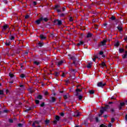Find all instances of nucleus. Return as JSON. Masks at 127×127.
Segmentation results:
<instances>
[{
    "mask_svg": "<svg viewBox=\"0 0 127 127\" xmlns=\"http://www.w3.org/2000/svg\"><path fill=\"white\" fill-rule=\"evenodd\" d=\"M120 105H121L122 107H125L126 106V103L125 102H121Z\"/></svg>",
    "mask_w": 127,
    "mask_h": 127,
    "instance_id": "e433bc0d",
    "label": "nucleus"
},
{
    "mask_svg": "<svg viewBox=\"0 0 127 127\" xmlns=\"http://www.w3.org/2000/svg\"><path fill=\"white\" fill-rule=\"evenodd\" d=\"M110 19H111V20H115L116 22H117V21H118V19H117V18H116V17L115 16H112L110 18Z\"/></svg>",
    "mask_w": 127,
    "mask_h": 127,
    "instance_id": "2eb2a0df",
    "label": "nucleus"
},
{
    "mask_svg": "<svg viewBox=\"0 0 127 127\" xmlns=\"http://www.w3.org/2000/svg\"><path fill=\"white\" fill-rule=\"evenodd\" d=\"M11 44V42H10V41L6 40L5 42V45H6V46H9V45H10Z\"/></svg>",
    "mask_w": 127,
    "mask_h": 127,
    "instance_id": "f8f14e48",
    "label": "nucleus"
},
{
    "mask_svg": "<svg viewBox=\"0 0 127 127\" xmlns=\"http://www.w3.org/2000/svg\"><path fill=\"white\" fill-rule=\"evenodd\" d=\"M111 111L112 112V113H114L115 112V109L114 108H112L111 109Z\"/></svg>",
    "mask_w": 127,
    "mask_h": 127,
    "instance_id": "052dcab7",
    "label": "nucleus"
},
{
    "mask_svg": "<svg viewBox=\"0 0 127 127\" xmlns=\"http://www.w3.org/2000/svg\"><path fill=\"white\" fill-rule=\"evenodd\" d=\"M110 109V105H106L105 107H102L100 109V114H99V117H101L105 112H107V110Z\"/></svg>",
    "mask_w": 127,
    "mask_h": 127,
    "instance_id": "f03ea898",
    "label": "nucleus"
},
{
    "mask_svg": "<svg viewBox=\"0 0 127 127\" xmlns=\"http://www.w3.org/2000/svg\"><path fill=\"white\" fill-rule=\"evenodd\" d=\"M81 92H82V89L76 88L75 89V92L74 93V95L76 97H78V96H79V93H81Z\"/></svg>",
    "mask_w": 127,
    "mask_h": 127,
    "instance_id": "39448f33",
    "label": "nucleus"
},
{
    "mask_svg": "<svg viewBox=\"0 0 127 127\" xmlns=\"http://www.w3.org/2000/svg\"><path fill=\"white\" fill-rule=\"evenodd\" d=\"M99 55H104V52H103V51H100V52H99Z\"/></svg>",
    "mask_w": 127,
    "mask_h": 127,
    "instance_id": "5fc2aeb1",
    "label": "nucleus"
},
{
    "mask_svg": "<svg viewBox=\"0 0 127 127\" xmlns=\"http://www.w3.org/2000/svg\"><path fill=\"white\" fill-rule=\"evenodd\" d=\"M80 116H81V113L76 112L74 115V117H80Z\"/></svg>",
    "mask_w": 127,
    "mask_h": 127,
    "instance_id": "a211bd4d",
    "label": "nucleus"
},
{
    "mask_svg": "<svg viewBox=\"0 0 127 127\" xmlns=\"http://www.w3.org/2000/svg\"><path fill=\"white\" fill-rule=\"evenodd\" d=\"M9 122L11 124H12V123H13V120L12 119H9Z\"/></svg>",
    "mask_w": 127,
    "mask_h": 127,
    "instance_id": "864d4df0",
    "label": "nucleus"
},
{
    "mask_svg": "<svg viewBox=\"0 0 127 127\" xmlns=\"http://www.w3.org/2000/svg\"><path fill=\"white\" fill-rule=\"evenodd\" d=\"M35 103H36V105H39V103H40V101L38 100H35Z\"/></svg>",
    "mask_w": 127,
    "mask_h": 127,
    "instance_id": "473e14b6",
    "label": "nucleus"
},
{
    "mask_svg": "<svg viewBox=\"0 0 127 127\" xmlns=\"http://www.w3.org/2000/svg\"><path fill=\"white\" fill-rule=\"evenodd\" d=\"M106 85V83H103L102 82H100L97 83L98 87H101V88H103V87H105Z\"/></svg>",
    "mask_w": 127,
    "mask_h": 127,
    "instance_id": "6e6552de",
    "label": "nucleus"
},
{
    "mask_svg": "<svg viewBox=\"0 0 127 127\" xmlns=\"http://www.w3.org/2000/svg\"><path fill=\"white\" fill-rule=\"evenodd\" d=\"M66 8H67V7H66V6L63 7L62 8L63 11H65V10H66Z\"/></svg>",
    "mask_w": 127,
    "mask_h": 127,
    "instance_id": "de8ad7c7",
    "label": "nucleus"
},
{
    "mask_svg": "<svg viewBox=\"0 0 127 127\" xmlns=\"http://www.w3.org/2000/svg\"><path fill=\"white\" fill-rule=\"evenodd\" d=\"M9 40H11V41H14V39H15V37L11 35V34L10 33V36H9Z\"/></svg>",
    "mask_w": 127,
    "mask_h": 127,
    "instance_id": "9b49d317",
    "label": "nucleus"
},
{
    "mask_svg": "<svg viewBox=\"0 0 127 127\" xmlns=\"http://www.w3.org/2000/svg\"><path fill=\"white\" fill-rule=\"evenodd\" d=\"M57 12H61V10L59 9H56Z\"/></svg>",
    "mask_w": 127,
    "mask_h": 127,
    "instance_id": "680f3d73",
    "label": "nucleus"
},
{
    "mask_svg": "<svg viewBox=\"0 0 127 127\" xmlns=\"http://www.w3.org/2000/svg\"><path fill=\"white\" fill-rule=\"evenodd\" d=\"M95 121H96V123H99V118L98 117H96Z\"/></svg>",
    "mask_w": 127,
    "mask_h": 127,
    "instance_id": "09e8293b",
    "label": "nucleus"
},
{
    "mask_svg": "<svg viewBox=\"0 0 127 127\" xmlns=\"http://www.w3.org/2000/svg\"><path fill=\"white\" fill-rule=\"evenodd\" d=\"M64 100H66V99H68V97L66 95H64Z\"/></svg>",
    "mask_w": 127,
    "mask_h": 127,
    "instance_id": "49530a36",
    "label": "nucleus"
},
{
    "mask_svg": "<svg viewBox=\"0 0 127 127\" xmlns=\"http://www.w3.org/2000/svg\"><path fill=\"white\" fill-rule=\"evenodd\" d=\"M64 82H65V83H66L67 84H68V83H69V80H65Z\"/></svg>",
    "mask_w": 127,
    "mask_h": 127,
    "instance_id": "69168bd1",
    "label": "nucleus"
},
{
    "mask_svg": "<svg viewBox=\"0 0 127 127\" xmlns=\"http://www.w3.org/2000/svg\"><path fill=\"white\" fill-rule=\"evenodd\" d=\"M123 52H125V49L122 48L119 49V53H123Z\"/></svg>",
    "mask_w": 127,
    "mask_h": 127,
    "instance_id": "393cba45",
    "label": "nucleus"
},
{
    "mask_svg": "<svg viewBox=\"0 0 127 127\" xmlns=\"http://www.w3.org/2000/svg\"><path fill=\"white\" fill-rule=\"evenodd\" d=\"M63 63H64V61H61L58 62L57 65L58 66H61V65H62Z\"/></svg>",
    "mask_w": 127,
    "mask_h": 127,
    "instance_id": "aec40b11",
    "label": "nucleus"
},
{
    "mask_svg": "<svg viewBox=\"0 0 127 127\" xmlns=\"http://www.w3.org/2000/svg\"><path fill=\"white\" fill-rule=\"evenodd\" d=\"M54 23H55V25L60 26V25H62V21L59 19H56L54 21Z\"/></svg>",
    "mask_w": 127,
    "mask_h": 127,
    "instance_id": "20e7f679",
    "label": "nucleus"
},
{
    "mask_svg": "<svg viewBox=\"0 0 127 127\" xmlns=\"http://www.w3.org/2000/svg\"><path fill=\"white\" fill-rule=\"evenodd\" d=\"M111 123H115V118H112L111 119Z\"/></svg>",
    "mask_w": 127,
    "mask_h": 127,
    "instance_id": "603ef678",
    "label": "nucleus"
},
{
    "mask_svg": "<svg viewBox=\"0 0 127 127\" xmlns=\"http://www.w3.org/2000/svg\"><path fill=\"white\" fill-rule=\"evenodd\" d=\"M68 19H69V21L70 22H72V21H73V17H69L68 18Z\"/></svg>",
    "mask_w": 127,
    "mask_h": 127,
    "instance_id": "79ce46f5",
    "label": "nucleus"
},
{
    "mask_svg": "<svg viewBox=\"0 0 127 127\" xmlns=\"http://www.w3.org/2000/svg\"><path fill=\"white\" fill-rule=\"evenodd\" d=\"M58 15L60 16V17H64L65 16L64 13H61V14H58Z\"/></svg>",
    "mask_w": 127,
    "mask_h": 127,
    "instance_id": "a878e982",
    "label": "nucleus"
},
{
    "mask_svg": "<svg viewBox=\"0 0 127 127\" xmlns=\"http://www.w3.org/2000/svg\"><path fill=\"white\" fill-rule=\"evenodd\" d=\"M33 5L34 6H35V5H36V4H37V2L34 1H33Z\"/></svg>",
    "mask_w": 127,
    "mask_h": 127,
    "instance_id": "13d9d810",
    "label": "nucleus"
},
{
    "mask_svg": "<svg viewBox=\"0 0 127 127\" xmlns=\"http://www.w3.org/2000/svg\"><path fill=\"white\" fill-rule=\"evenodd\" d=\"M108 127H112V123H109L108 124Z\"/></svg>",
    "mask_w": 127,
    "mask_h": 127,
    "instance_id": "338daca9",
    "label": "nucleus"
},
{
    "mask_svg": "<svg viewBox=\"0 0 127 127\" xmlns=\"http://www.w3.org/2000/svg\"><path fill=\"white\" fill-rule=\"evenodd\" d=\"M18 127H22V124H18Z\"/></svg>",
    "mask_w": 127,
    "mask_h": 127,
    "instance_id": "e2e57ef3",
    "label": "nucleus"
},
{
    "mask_svg": "<svg viewBox=\"0 0 127 127\" xmlns=\"http://www.w3.org/2000/svg\"><path fill=\"white\" fill-rule=\"evenodd\" d=\"M9 76L11 78H13L14 77H15V76H14V74H13V73H11V72H10L9 73Z\"/></svg>",
    "mask_w": 127,
    "mask_h": 127,
    "instance_id": "b1692460",
    "label": "nucleus"
},
{
    "mask_svg": "<svg viewBox=\"0 0 127 127\" xmlns=\"http://www.w3.org/2000/svg\"><path fill=\"white\" fill-rule=\"evenodd\" d=\"M61 7V6L60 5H55V7L54 8V9H57V8H60Z\"/></svg>",
    "mask_w": 127,
    "mask_h": 127,
    "instance_id": "412c9836",
    "label": "nucleus"
},
{
    "mask_svg": "<svg viewBox=\"0 0 127 127\" xmlns=\"http://www.w3.org/2000/svg\"><path fill=\"white\" fill-rule=\"evenodd\" d=\"M46 125H48L49 123H50V120H47L45 121Z\"/></svg>",
    "mask_w": 127,
    "mask_h": 127,
    "instance_id": "58836bf2",
    "label": "nucleus"
},
{
    "mask_svg": "<svg viewBox=\"0 0 127 127\" xmlns=\"http://www.w3.org/2000/svg\"><path fill=\"white\" fill-rule=\"evenodd\" d=\"M20 78L23 79V78H25V74H24V73H22L20 75Z\"/></svg>",
    "mask_w": 127,
    "mask_h": 127,
    "instance_id": "c85d7f7f",
    "label": "nucleus"
},
{
    "mask_svg": "<svg viewBox=\"0 0 127 127\" xmlns=\"http://www.w3.org/2000/svg\"><path fill=\"white\" fill-rule=\"evenodd\" d=\"M60 115L61 117H64V116H65V114H64L63 112L61 113Z\"/></svg>",
    "mask_w": 127,
    "mask_h": 127,
    "instance_id": "4d7b16f0",
    "label": "nucleus"
},
{
    "mask_svg": "<svg viewBox=\"0 0 127 127\" xmlns=\"http://www.w3.org/2000/svg\"><path fill=\"white\" fill-rule=\"evenodd\" d=\"M34 64H35V65H37V66H38V65H39V64H40V63L37 62V61H35V62H34Z\"/></svg>",
    "mask_w": 127,
    "mask_h": 127,
    "instance_id": "7c9ffc66",
    "label": "nucleus"
},
{
    "mask_svg": "<svg viewBox=\"0 0 127 127\" xmlns=\"http://www.w3.org/2000/svg\"><path fill=\"white\" fill-rule=\"evenodd\" d=\"M60 75V73L59 72H55V76H56V77H58V76H59Z\"/></svg>",
    "mask_w": 127,
    "mask_h": 127,
    "instance_id": "cd10ccee",
    "label": "nucleus"
},
{
    "mask_svg": "<svg viewBox=\"0 0 127 127\" xmlns=\"http://www.w3.org/2000/svg\"><path fill=\"white\" fill-rule=\"evenodd\" d=\"M49 20V19L47 17L44 18L43 16H41L40 17V18L37 20L35 21V23L37 24L38 25H39L40 23H41V21H44L45 22H47Z\"/></svg>",
    "mask_w": 127,
    "mask_h": 127,
    "instance_id": "f257e3e1",
    "label": "nucleus"
},
{
    "mask_svg": "<svg viewBox=\"0 0 127 127\" xmlns=\"http://www.w3.org/2000/svg\"><path fill=\"white\" fill-rule=\"evenodd\" d=\"M114 46H115L116 47H119L120 46V42H117L114 44Z\"/></svg>",
    "mask_w": 127,
    "mask_h": 127,
    "instance_id": "bb28decb",
    "label": "nucleus"
},
{
    "mask_svg": "<svg viewBox=\"0 0 127 127\" xmlns=\"http://www.w3.org/2000/svg\"><path fill=\"white\" fill-rule=\"evenodd\" d=\"M55 36L54 35V34L53 33L51 34L50 35V37H52L53 38V37H54Z\"/></svg>",
    "mask_w": 127,
    "mask_h": 127,
    "instance_id": "bf43d9fd",
    "label": "nucleus"
},
{
    "mask_svg": "<svg viewBox=\"0 0 127 127\" xmlns=\"http://www.w3.org/2000/svg\"><path fill=\"white\" fill-rule=\"evenodd\" d=\"M99 127H108V126H107L104 124H101L100 125Z\"/></svg>",
    "mask_w": 127,
    "mask_h": 127,
    "instance_id": "c03bdc74",
    "label": "nucleus"
},
{
    "mask_svg": "<svg viewBox=\"0 0 127 127\" xmlns=\"http://www.w3.org/2000/svg\"><path fill=\"white\" fill-rule=\"evenodd\" d=\"M25 19H27L29 18V15H26L25 16Z\"/></svg>",
    "mask_w": 127,
    "mask_h": 127,
    "instance_id": "8fccbe9b",
    "label": "nucleus"
},
{
    "mask_svg": "<svg viewBox=\"0 0 127 127\" xmlns=\"http://www.w3.org/2000/svg\"><path fill=\"white\" fill-rule=\"evenodd\" d=\"M39 38L41 40H46L47 39V37H46V36H44L43 34H40Z\"/></svg>",
    "mask_w": 127,
    "mask_h": 127,
    "instance_id": "1a4fd4ad",
    "label": "nucleus"
},
{
    "mask_svg": "<svg viewBox=\"0 0 127 127\" xmlns=\"http://www.w3.org/2000/svg\"><path fill=\"white\" fill-rule=\"evenodd\" d=\"M32 109V107H29L28 109L25 110V112H29V111H31Z\"/></svg>",
    "mask_w": 127,
    "mask_h": 127,
    "instance_id": "2f4dec72",
    "label": "nucleus"
},
{
    "mask_svg": "<svg viewBox=\"0 0 127 127\" xmlns=\"http://www.w3.org/2000/svg\"><path fill=\"white\" fill-rule=\"evenodd\" d=\"M7 28H9V26L8 25L5 24L4 26H3V27L2 28V31L3 32L4 31H5V30H6Z\"/></svg>",
    "mask_w": 127,
    "mask_h": 127,
    "instance_id": "9d476101",
    "label": "nucleus"
},
{
    "mask_svg": "<svg viewBox=\"0 0 127 127\" xmlns=\"http://www.w3.org/2000/svg\"><path fill=\"white\" fill-rule=\"evenodd\" d=\"M116 99H117V98L115 96H112L111 97V100H116Z\"/></svg>",
    "mask_w": 127,
    "mask_h": 127,
    "instance_id": "6e6d98bb",
    "label": "nucleus"
},
{
    "mask_svg": "<svg viewBox=\"0 0 127 127\" xmlns=\"http://www.w3.org/2000/svg\"><path fill=\"white\" fill-rule=\"evenodd\" d=\"M36 99H38V100H42V99H43V96L39 95L37 96Z\"/></svg>",
    "mask_w": 127,
    "mask_h": 127,
    "instance_id": "dca6fc26",
    "label": "nucleus"
},
{
    "mask_svg": "<svg viewBox=\"0 0 127 127\" xmlns=\"http://www.w3.org/2000/svg\"><path fill=\"white\" fill-rule=\"evenodd\" d=\"M125 120L127 121V114L125 116Z\"/></svg>",
    "mask_w": 127,
    "mask_h": 127,
    "instance_id": "774afa93",
    "label": "nucleus"
},
{
    "mask_svg": "<svg viewBox=\"0 0 127 127\" xmlns=\"http://www.w3.org/2000/svg\"><path fill=\"white\" fill-rule=\"evenodd\" d=\"M105 45H107V40L104 39L102 41H101L98 44V47H101V46H105Z\"/></svg>",
    "mask_w": 127,
    "mask_h": 127,
    "instance_id": "7ed1b4c3",
    "label": "nucleus"
},
{
    "mask_svg": "<svg viewBox=\"0 0 127 127\" xmlns=\"http://www.w3.org/2000/svg\"><path fill=\"white\" fill-rule=\"evenodd\" d=\"M70 59H71V60H72L73 61H77V59L75 57V56H71L70 57Z\"/></svg>",
    "mask_w": 127,
    "mask_h": 127,
    "instance_id": "f3484780",
    "label": "nucleus"
},
{
    "mask_svg": "<svg viewBox=\"0 0 127 127\" xmlns=\"http://www.w3.org/2000/svg\"><path fill=\"white\" fill-rule=\"evenodd\" d=\"M45 106V103L42 102V104L40 105V107L43 108Z\"/></svg>",
    "mask_w": 127,
    "mask_h": 127,
    "instance_id": "ea45409f",
    "label": "nucleus"
},
{
    "mask_svg": "<svg viewBox=\"0 0 127 127\" xmlns=\"http://www.w3.org/2000/svg\"><path fill=\"white\" fill-rule=\"evenodd\" d=\"M101 65H102L103 67H107V65L106 64V63H105V62H102L101 63Z\"/></svg>",
    "mask_w": 127,
    "mask_h": 127,
    "instance_id": "f704fd0d",
    "label": "nucleus"
},
{
    "mask_svg": "<svg viewBox=\"0 0 127 127\" xmlns=\"http://www.w3.org/2000/svg\"><path fill=\"white\" fill-rule=\"evenodd\" d=\"M91 67H92V63H88L87 65V68H88V69H90Z\"/></svg>",
    "mask_w": 127,
    "mask_h": 127,
    "instance_id": "4be33fe9",
    "label": "nucleus"
},
{
    "mask_svg": "<svg viewBox=\"0 0 127 127\" xmlns=\"http://www.w3.org/2000/svg\"><path fill=\"white\" fill-rule=\"evenodd\" d=\"M83 99V96L82 95H79L78 96V99L81 101Z\"/></svg>",
    "mask_w": 127,
    "mask_h": 127,
    "instance_id": "37998d69",
    "label": "nucleus"
},
{
    "mask_svg": "<svg viewBox=\"0 0 127 127\" xmlns=\"http://www.w3.org/2000/svg\"><path fill=\"white\" fill-rule=\"evenodd\" d=\"M117 28L119 30V31H120V32H122V31H123V27H122L121 26H118L117 27Z\"/></svg>",
    "mask_w": 127,
    "mask_h": 127,
    "instance_id": "ddd939ff",
    "label": "nucleus"
},
{
    "mask_svg": "<svg viewBox=\"0 0 127 127\" xmlns=\"http://www.w3.org/2000/svg\"><path fill=\"white\" fill-rule=\"evenodd\" d=\"M44 95H45V96H48L49 95L48 91H45Z\"/></svg>",
    "mask_w": 127,
    "mask_h": 127,
    "instance_id": "a19ab883",
    "label": "nucleus"
},
{
    "mask_svg": "<svg viewBox=\"0 0 127 127\" xmlns=\"http://www.w3.org/2000/svg\"><path fill=\"white\" fill-rule=\"evenodd\" d=\"M38 46H39V47H42L44 45V44H43V43L39 42V43H38Z\"/></svg>",
    "mask_w": 127,
    "mask_h": 127,
    "instance_id": "5701e85b",
    "label": "nucleus"
},
{
    "mask_svg": "<svg viewBox=\"0 0 127 127\" xmlns=\"http://www.w3.org/2000/svg\"><path fill=\"white\" fill-rule=\"evenodd\" d=\"M35 122H34L33 123V124L32 125V127H35Z\"/></svg>",
    "mask_w": 127,
    "mask_h": 127,
    "instance_id": "0e129e2a",
    "label": "nucleus"
},
{
    "mask_svg": "<svg viewBox=\"0 0 127 127\" xmlns=\"http://www.w3.org/2000/svg\"><path fill=\"white\" fill-rule=\"evenodd\" d=\"M118 109L119 111H121L123 110V107L122 106V105H121V104L118 106Z\"/></svg>",
    "mask_w": 127,
    "mask_h": 127,
    "instance_id": "72a5a7b5",
    "label": "nucleus"
},
{
    "mask_svg": "<svg viewBox=\"0 0 127 127\" xmlns=\"http://www.w3.org/2000/svg\"><path fill=\"white\" fill-rule=\"evenodd\" d=\"M41 123V121H35V123L37 125H39Z\"/></svg>",
    "mask_w": 127,
    "mask_h": 127,
    "instance_id": "4c0bfd02",
    "label": "nucleus"
},
{
    "mask_svg": "<svg viewBox=\"0 0 127 127\" xmlns=\"http://www.w3.org/2000/svg\"><path fill=\"white\" fill-rule=\"evenodd\" d=\"M84 42L83 41H80L77 44V46H80V45H83Z\"/></svg>",
    "mask_w": 127,
    "mask_h": 127,
    "instance_id": "6ab92c4d",
    "label": "nucleus"
},
{
    "mask_svg": "<svg viewBox=\"0 0 127 127\" xmlns=\"http://www.w3.org/2000/svg\"><path fill=\"white\" fill-rule=\"evenodd\" d=\"M89 93L90 95H93V94H95V91H94V90H89Z\"/></svg>",
    "mask_w": 127,
    "mask_h": 127,
    "instance_id": "c756f323",
    "label": "nucleus"
},
{
    "mask_svg": "<svg viewBox=\"0 0 127 127\" xmlns=\"http://www.w3.org/2000/svg\"><path fill=\"white\" fill-rule=\"evenodd\" d=\"M49 102V103H55L56 102V98L54 97H50Z\"/></svg>",
    "mask_w": 127,
    "mask_h": 127,
    "instance_id": "0eeeda50",
    "label": "nucleus"
},
{
    "mask_svg": "<svg viewBox=\"0 0 127 127\" xmlns=\"http://www.w3.org/2000/svg\"><path fill=\"white\" fill-rule=\"evenodd\" d=\"M60 121V116H56L55 120L54 121L53 123L55 125H57V122Z\"/></svg>",
    "mask_w": 127,
    "mask_h": 127,
    "instance_id": "423d86ee",
    "label": "nucleus"
},
{
    "mask_svg": "<svg viewBox=\"0 0 127 127\" xmlns=\"http://www.w3.org/2000/svg\"><path fill=\"white\" fill-rule=\"evenodd\" d=\"M127 54H124V55H122V58L123 59H126V58H127Z\"/></svg>",
    "mask_w": 127,
    "mask_h": 127,
    "instance_id": "c9c22d12",
    "label": "nucleus"
},
{
    "mask_svg": "<svg viewBox=\"0 0 127 127\" xmlns=\"http://www.w3.org/2000/svg\"><path fill=\"white\" fill-rule=\"evenodd\" d=\"M0 95H3V90H0Z\"/></svg>",
    "mask_w": 127,
    "mask_h": 127,
    "instance_id": "a18cd8bd",
    "label": "nucleus"
},
{
    "mask_svg": "<svg viewBox=\"0 0 127 127\" xmlns=\"http://www.w3.org/2000/svg\"><path fill=\"white\" fill-rule=\"evenodd\" d=\"M3 2H4V3H5V4H7V0H4Z\"/></svg>",
    "mask_w": 127,
    "mask_h": 127,
    "instance_id": "3c124183",
    "label": "nucleus"
},
{
    "mask_svg": "<svg viewBox=\"0 0 127 127\" xmlns=\"http://www.w3.org/2000/svg\"><path fill=\"white\" fill-rule=\"evenodd\" d=\"M93 37V34L91 33H88L86 36V38H90V37Z\"/></svg>",
    "mask_w": 127,
    "mask_h": 127,
    "instance_id": "4468645a",
    "label": "nucleus"
}]
</instances>
